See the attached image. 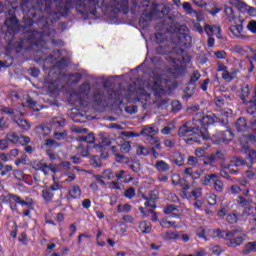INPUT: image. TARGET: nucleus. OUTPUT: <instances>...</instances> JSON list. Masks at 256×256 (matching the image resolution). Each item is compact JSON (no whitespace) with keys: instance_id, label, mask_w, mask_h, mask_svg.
I'll return each mask as SVG.
<instances>
[{"instance_id":"f257e3e1","label":"nucleus","mask_w":256,"mask_h":256,"mask_svg":"<svg viewBox=\"0 0 256 256\" xmlns=\"http://www.w3.org/2000/svg\"><path fill=\"white\" fill-rule=\"evenodd\" d=\"M215 122L211 115L204 116L203 114H198L193 123H187L180 127L178 135L182 137L185 143L192 145V143H201V139L207 141L209 135L207 132V127Z\"/></svg>"},{"instance_id":"f03ea898","label":"nucleus","mask_w":256,"mask_h":256,"mask_svg":"<svg viewBox=\"0 0 256 256\" xmlns=\"http://www.w3.org/2000/svg\"><path fill=\"white\" fill-rule=\"evenodd\" d=\"M242 145V151L244 153L248 152V156L245 159L242 158H236L235 159V166L241 167V166H247L248 168H252L254 164H256V151L255 150H249V146L244 145L243 142H241Z\"/></svg>"},{"instance_id":"7ed1b4c3","label":"nucleus","mask_w":256,"mask_h":256,"mask_svg":"<svg viewBox=\"0 0 256 256\" xmlns=\"http://www.w3.org/2000/svg\"><path fill=\"white\" fill-rule=\"evenodd\" d=\"M172 183L174 185H181L182 186V196L184 198H187V197H194L195 200H197L201 195H202V190L200 188H197L195 190H193L191 192V194L188 196L186 191L189 189V185L188 184H185L183 185V180H181V176H179V174H173L172 175Z\"/></svg>"},{"instance_id":"20e7f679","label":"nucleus","mask_w":256,"mask_h":256,"mask_svg":"<svg viewBox=\"0 0 256 256\" xmlns=\"http://www.w3.org/2000/svg\"><path fill=\"white\" fill-rule=\"evenodd\" d=\"M166 84L167 82L165 80H162L161 78H156V81L148 84L146 90L153 92L155 96H162L165 95L168 90H170V87H167Z\"/></svg>"},{"instance_id":"39448f33","label":"nucleus","mask_w":256,"mask_h":256,"mask_svg":"<svg viewBox=\"0 0 256 256\" xmlns=\"http://www.w3.org/2000/svg\"><path fill=\"white\" fill-rule=\"evenodd\" d=\"M243 23H245V18L235 17L234 24H230V32L234 37L240 38V39L245 38Z\"/></svg>"},{"instance_id":"423d86ee","label":"nucleus","mask_w":256,"mask_h":256,"mask_svg":"<svg viewBox=\"0 0 256 256\" xmlns=\"http://www.w3.org/2000/svg\"><path fill=\"white\" fill-rule=\"evenodd\" d=\"M229 3L234 5L241 14H247L251 18H256V8L247 5L241 0H229Z\"/></svg>"},{"instance_id":"0eeeda50","label":"nucleus","mask_w":256,"mask_h":256,"mask_svg":"<svg viewBox=\"0 0 256 256\" xmlns=\"http://www.w3.org/2000/svg\"><path fill=\"white\" fill-rule=\"evenodd\" d=\"M1 111L7 115H14V122L18 124V126H20L22 129H30V124L26 120H17V117H21L24 114L23 112H21V110H12V108H2Z\"/></svg>"},{"instance_id":"6e6552de","label":"nucleus","mask_w":256,"mask_h":256,"mask_svg":"<svg viewBox=\"0 0 256 256\" xmlns=\"http://www.w3.org/2000/svg\"><path fill=\"white\" fill-rule=\"evenodd\" d=\"M141 11H144L142 18L140 19V24H147V22L151 21L152 19L156 18L158 11L155 7L149 6L148 3H145Z\"/></svg>"},{"instance_id":"1a4fd4ad","label":"nucleus","mask_w":256,"mask_h":256,"mask_svg":"<svg viewBox=\"0 0 256 256\" xmlns=\"http://www.w3.org/2000/svg\"><path fill=\"white\" fill-rule=\"evenodd\" d=\"M235 232L230 231V232H225L224 238L229 240V247L236 248L240 245H242L245 241V234H240L236 236L235 238Z\"/></svg>"},{"instance_id":"9d476101","label":"nucleus","mask_w":256,"mask_h":256,"mask_svg":"<svg viewBox=\"0 0 256 256\" xmlns=\"http://www.w3.org/2000/svg\"><path fill=\"white\" fill-rule=\"evenodd\" d=\"M9 199L11 202L20 203L21 206H26L27 210L23 212V216L30 217V211L33 209V201L32 200H21L20 197L10 194Z\"/></svg>"},{"instance_id":"9b49d317","label":"nucleus","mask_w":256,"mask_h":256,"mask_svg":"<svg viewBox=\"0 0 256 256\" xmlns=\"http://www.w3.org/2000/svg\"><path fill=\"white\" fill-rule=\"evenodd\" d=\"M7 139L10 143L18 145H28L30 143V138L27 136H19L18 134L11 132L7 135Z\"/></svg>"},{"instance_id":"f8f14e48","label":"nucleus","mask_w":256,"mask_h":256,"mask_svg":"<svg viewBox=\"0 0 256 256\" xmlns=\"http://www.w3.org/2000/svg\"><path fill=\"white\" fill-rule=\"evenodd\" d=\"M33 168L37 171H42L44 175L49 174V172L56 173V169L47 165L43 161H34L33 162Z\"/></svg>"},{"instance_id":"ddd939ff","label":"nucleus","mask_w":256,"mask_h":256,"mask_svg":"<svg viewBox=\"0 0 256 256\" xmlns=\"http://www.w3.org/2000/svg\"><path fill=\"white\" fill-rule=\"evenodd\" d=\"M205 31L209 37L216 36V38H218V39L221 38L220 26H217V25L212 26V25L206 24Z\"/></svg>"},{"instance_id":"4468645a","label":"nucleus","mask_w":256,"mask_h":256,"mask_svg":"<svg viewBox=\"0 0 256 256\" xmlns=\"http://www.w3.org/2000/svg\"><path fill=\"white\" fill-rule=\"evenodd\" d=\"M141 133L148 137V142H150L156 138L154 135L159 133V129L157 127L146 126Z\"/></svg>"},{"instance_id":"2eb2a0df","label":"nucleus","mask_w":256,"mask_h":256,"mask_svg":"<svg viewBox=\"0 0 256 256\" xmlns=\"http://www.w3.org/2000/svg\"><path fill=\"white\" fill-rule=\"evenodd\" d=\"M164 214L169 216L170 218H178L179 208L173 204H169L164 208Z\"/></svg>"},{"instance_id":"dca6fc26","label":"nucleus","mask_w":256,"mask_h":256,"mask_svg":"<svg viewBox=\"0 0 256 256\" xmlns=\"http://www.w3.org/2000/svg\"><path fill=\"white\" fill-rule=\"evenodd\" d=\"M255 211H256V208H255ZM253 213H254L253 208L247 207L244 209L242 217H243V220H249L253 225H256V214L253 215Z\"/></svg>"},{"instance_id":"f3484780","label":"nucleus","mask_w":256,"mask_h":256,"mask_svg":"<svg viewBox=\"0 0 256 256\" xmlns=\"http://www.w3.org/2000/svg\"><path fill=\"white\" fill-rule=\"evenodd\" d=\"M155 169L160 173H167L170 171L171 166L164 160H157L154 165Z\"/></svg>"},{"instance_id":"a211bd4d","label":"nucleus","mask_w":256,"mask_h":256,"mask_svg":"<svg viewBox=\"0 0 256 256\" xmlns=\"http://www.w3.org/2000/svg\"><path fill=\"white\" fill-rule=\"evenodd\" d=\"M235 128L238 132H245L249 130V124L245 118H239L235 123Z\"/></svg>"},{"instance_id":"6ab92c4d","label":"nucleus","mask_w":256,"mask_h":256,"mask_svg":"<svg viewBox=\"0 0 256 256\" xmlns=\"http://www.w3.org/2000/svg\"><path fill=\"white\" fill-rule=\"evenodd\" d=\"M217 178V174H206L204 178H202V184L205 186H212L215 184Z\"/></svg>"},{"instance_id":"aec40b11","label":"nucleus","mask_w":256,"mask_h":256,"mask_svg":"<svg viewBox=\"0 0 256 256\" xmlns=\"http://www.w3.org/2000/svg\"><path fill=\"white\" fill-rule=\"evenodd\" d=\"M218 136H219L218 143H220L221 141L223 142L232 141L234 138V134L231 131L219 132Z\"/></svg>"},{"instance_id":"412c9836","label":"nucleus","mask_w":256,"mask_h":256,"mask_svg":"<svg viewBox=\"0 0 256 256\" xmlns=\"http://www.w3.org/2000/svg\"><path fill=\"white\" fill-rule=\"evenodd\" d=\"M139 228L143 234H149L152 230V224L149 221H142L139 224Z\"/></svg>"},{"instance_id":"4be33fe9","label":"nucleus","mask_w":256,"mask_h":256,"mask_svg":"<svg viewBox=\"0 0 256 256\" xmlns=\"http://www.w3.org/2000/svg\"><path fill=\"white\" fill-rule=\"evenodd\" d=\"M53 191L49 189V187H44L42 190V197L46 202L52 201L53 200Z\"/></svg>"},{"instance_id":"5701e85b","label":"nucleus","mask_w":256,"mask_h":256,"mask_svg":"<svg viewBox=\"0 0 256 256\" xmlns=\"http://www.w3.org/2000/svg\"><path fill=\"white\" fill-rule=\"evenodd\" d=\"M162 238L165 240H176L179 239V234L175 231L169 230L162 233Z\"/></svg>"},{"instance_id":"b1692460","label":"nucleus","mask_w":256,"mask_h":256,"mask_svg":"<svg viewBox=\"0 0 256 256\" xmlns=\"http://www.w3.org/2000/svg\"><path fill=\"white\" fill-rule=\"evenodd\" d=\"M160 226H161L162 228H165V229H169V228H178V225H176V222H175V221H169V220L166 219V218L161 219V221H160Z\"/></svg>"},{"instance_id":"393cba45","label":"nucleus","mask_w":256,"mask_h":256,"mask_svg":"<svg viewBox=\"0 0 256 256\" xmlns=\"http://www.w3.org/2000/svg\"><path fill=\"white\" fill-rule=\"evenodd\" d=\"M237 75V71L229 72L228 69L222 73V79L226 82H232Z\"/></svg>"},{"instance_id":"a878e982","label":"nucleus","mask_w":256,"mask_h":256,"mask_svg":"<svg viewBox=\"0 0 256 256\" xmlns=\"http://www.w3.org/2000/svg\"><path fill=\"white\" fill-rule=\"evenodd\" d=\"M81 189L79 186H72L69 190V195L73 198V199H77L81 197Z\"/></svg>"},{"instance_id":"bb28decb","label":"nucleus","mask_w":256,"mask_h":256,"mask_svg":"<svg viewBox=\"0 0 256 256\" xmlns=\"http://www.w3.org/2000/svg\"><path fill=\"white\" fill-rule=\"evenodd\" d=\"M246 111L248 114L253 115L256 112V101L250 100L246 103Z\"/></svg>"},{"instance_id":"cd10ccee","label":"nucleus","mask_w":256,"mask_h":256,"mask_svg":"<svg viewBox=\"0 0 256 256\" xmlns=\"http://www.w3.org/2000/svg\"><path fill=\"white\" fill-rule=\"evenodd\" d=\"M255 251H256V242H248V244H246L244 247L243 253L249 254Z\"/></svg>"},{"instance_id":"c85d7f7f","label":"nucleus","mask_w":256,"mask_h":256,"mask_svg":"<svg viewBox=\"0 0 256 256\" xmlns=\"http://www.w3.org/2000/svg\"><path fill=\"white\" fill-rule=\"evenodd\" d=\"M249 60H250L249 71H253L254 69H256V51L255 50L252 51V54L249 56ZM255 94H256V90H255Z\"/></svg>"},{"instance_id":"c756f323","label":"nucleus","mask_w":256,"mask_h":256,"mask_svg":"<svg viewBox=\"0 0 256 256\" xmlns=\"http://www.w3.org/2000/svg\"><path fill=\"white\" fill-rule=\"evenodd\" d=\"M182 8L184 9V11L187 15H192L195 13V10L192 8V6L189 2H184L182 4Z\"/></svg>"},{"instance_id":"7c9ffc66","label":"nucleus","mask_w":256,"mask_h":256,"mask_svg":"<svg viewBox=\"0 0 256 256\" xmlns=\"http://www.w3.org/2000/svg\"><path fill=\"white\" fill-rule=\"evenodd\" d=\"M117 211H118V213H129V211H131V206L127 203L119 204Z\"/></svg>"},{"instance_id":"2f4dec72","label":"nucleus","mask_w":256,"mask_h":256,"mask_svg":"<svg viewBox=\"0 0 256 256\" xmlns=\"http://www.w3.org/2000/svg\"><path fill=\"white\" fill-rule=\"evenodd\" d=\"M214 190H216V192H223L224 189V184L222 181L219 180V178H216V181H214Z\"/></svg>"},{"instance_id":"473e14b6","label":"nucleus","mask_w":256,"mask_h":256,"mask_svg":"<svg viewBox=\"0 0 256 256\" xmlns=\"http://www.w3.org/2000/svg\"><path fill=\"white\" fill-rule=\"evenodd\" d=\"M78 141H85L86 143H93L95 141L94 134L90 133L87 136L79 137Z\"/></svg>"},{"instance_id":"72a5a7b5","label":"nucleus","mask_w":256,"mask_h":256,"mask_svg":"<svg viewBox=\"0 0 256 256\" xmlns=\"http://www.w3.org/2000/svg\"><path fill=\"white\" fill-rule=\"evenodd\" d=\"M224 11H225V15L228 17L229 20H231V19L235 20L234 10L232 7L225 6Z\"/></svg>"},{"instance_id":"f704fd0d","label":"nucleus","mask_w":256,"mask_h":256,"mask_svg":"<svg viewBox=\"0 0 256 256\" xmlns=\"http://www.w3.org/2000/svg\"><path fill=\"white\" fill-rule=\"evenodd\" d=\"M115 178V174L111 169H107L103 172V179L113 180Z\"/></svg>"},{"instance_id":"c9c22d12","label":"nucleus","mask_w":256,"mask_h":256,"mask_svg":"<svg viewBox=\"0 0 256 256\" xmlns=\"http://www.w3.org/2000/svg\"><path fill=\"white\" fill-rule=\"evenodd\" d=\"M206 198L210 205H215L217 203V196L213 193L207 194Z\"/></svg>"},{"instance_id":"e433bc0d","label":"nucleus","mask_w":256,"mask_h":256,"mask_svg":"<svg viewBox=\"0 0 256 256\" xmlns=\"http://www.w3.org/2000/svg\"><path fill=\"white\" fill-rule=\"evenodd\" d=\"M16 166L22 165H29L30 160L27 158V156H22L20 159L16 160Z\"/></svg>"},{"instance_id":"4c0bfd02","label":"nucleus","mask_w":256,"mask_h":256,"mask_svg":"<svg viewBox=\"0 0 256 256\" xmlns=\"http://www.w3.org/2000/svg\"><path fill=\"white\" fill-rule=\"evenodd\" d=\"M184 162H185V158L183 157V155L177 154L174 160V164L177 166H183Z\"/></svg>"},{"instance_id":"58836bf2","label":"nucleus","mask_w":256,"mask_h":256,"mask_svg":"<svg viewBox=\"0 0 256 256\" xmlns=\"http://www.w3.org/2000/svg\"><path fill=\"white\" fill-rule=\"evenodd\" d=\"M226 219L230 224H236L238 222V217L236 214H229L227 215Z\"/></svg>"},{"instance_id":"ea45409f","label":"nucleus","mask_w":256,"mask_h":256,"mask_svg":"<svg viewBox=\"0 0 256 256\" xmlns=\"http://www.w3.org/2000/svg\"><path fill=\"white\" fill-rule=\"evenodd\" d=\"M247 28L251 33L256 34V20H251L248 23Z\"/></svg>"},{"instance_id":"a19ab883","label":"nucleus","mask_w":256,"mask_h":256,"mask_svg":"<svg viewBox=\"0 0 256 256\" xmlns=\"http://www.w3.org/2000/svg\"><path fill=\"white\" fill-rule=\"evenodd\" d=\"M185 174L192 176L193 178L197 179L199 177V174L197 171H193V168H186L185 169Z\"/></svg>"},{"instance_id":"79ce46f5","label":"nucleus","mask_w":256,"mask_h":256,"mask_svg":"<svg viewBox=\"0 0 256 256\" xmlns=\"http://www.w3.org/2000/svg\"><path fill=\"white\" fill-rule=\"evenodd\" d=\"M148 143H150V145H155L156 150H161V144L158 137L153 138V140H150Z\"/></svg>"},{"instance_id":"37998d69","label":"nucleus","mask_w":256,"mask_h":256,"mask_svg":"<svg viewBox=\"0 0 256 256\" xmlns=\"http://www.w3.org/2000/svg\"><path fill=\"white\" fill-rule=\"evenodd\" d=\"M249 96V86L245 85L241 88V98L244 100Z\"/></svg>"},{"instance_id":"c03bdc74","label":"nucleus","mask_w":256,"mask_h":256,"mask_svg":"<svg viewBox=\"0 0 256 256\" xmlns=\"http://www.w3.org/2000/svg\"><path fill=\"white\" fill-rule=\"evenodd\" d=\"M137 153H138V155H144V156H146V155H148V150H147V148H145V147H143V146H139V147L137 148Z\"/></svg>"},{"instance_id":"a18cd8bd","label":"nucleus","mask_w":256,"mask_h":256,"mask_svg":"<svg viewBox=\"0 0 256 256\" xmlns=\"http://www.w3.org/2000/svg\"><path fill=\"white\" fill-rule=\"evenodd\" d=\"M127 198L131 199L135 196V190L133 188H129L128 190H126L125 194H124Z\"/></svg>"},{"instance_id":"49530a36","label":"nucleus","mask_w":256,"mask_h":256,"mask_svg":"<svg viewBox=\"0 0 256 256\" xmlns=\"http://www.w3.org/2000/svg\"><path fill=\"white\" fill-rule=\"evenodd\" d=\"M172 110H173V111H179V110H181V102H179V101H173V102H172Z\"/></svg>"},{"instance_id":"de8ad7c7","label":"nucleus","mask_w":256,"mask_h":256,"mask_svg":"<svg viewBox=\"0 0 256 256\" xmlns=\"http://www.w3.org/2000/svg\"><path fill=\"white\" fill-rule=\"evenodd\" d=\"M125 111L129 114H135L137 112V108L135 105H131L127 106V108H125Z\"/></svg>"},{"instance_id":"09e8293b","label":"nucleus","mask_w":256,"mask_h":256,"mask_svg":"<svg viewBox=\"0 0 256 256\" xmlns=\"http://www.w3.org/2000/svg\"><path fill=\"white\" fill-rule=\"evenodd\" d=\"M14 177L18 180L24 179V174L21 170H14Z\"/></svg>"},{"instance_id":"8fccbe9b","label":"nucleus","mask_w":256,"mask_h":256,"mask_svg":"<svg viewBox=\"0 0 256 256\" xmlns=\"http://www.w3.org/2000/svg\"><path fill=\"white\" fill-rule=\"evenodd\" d=\"M146 207H151L152 209H156L155 201L154 199H148L145 202Z\"/></svg>"},{"instance_id":"3c124183","label":"nucleus","mask_w":256,"mask_h":256,"mask_svg":"<svg viewBox=\"0 0 256 256\" xmlns=\"http://www.w3.org/2000/svg\"><path fill=\"white\" fill-rule=\"evenodd\" d=\"M46 145H47V147H50V148L59 147V144L53 140H46Z\"/></svg>"},{"instance_id":"603ef678","label":"nucleus","mask_w":256,"mask_h":256,"mask_svg":"<svg viewBox=\"0 0 256 256\" xmlns=\"http://www.w3.org/2000/svg\"><path fill=\"white\" fill-rule=\"evenodd\" d=\"M228 70V67L227 66H225L223 63H221V62H218V67H217V71L218 72H222V73H224V72H226Z\"/></svg>"},{"instance_id":"864d4df0","label":"nucleus","mask_w":256,"mask_h":256,"mask_svg":"<svg viewBox=\"0 0 256 256\" xmlns=\"http://www.w3.org/2000/svg\"><path fill=\"white\" fill-rule=\"evenodd\" d=\"M18 24L17 19L15 17H12L10 19H7L5 22V25H14L16 26Z\"/></svg>"},{"instance_id":"5fc2aeb1","label":"nucleus","mask_w":256,"mask_h":256,"mask_svg":"<svg viewBox=\"0 0 256 256\" xmlns=\"http://www.w3.org/2000/svg\"><path fill=\"white\" fill-rule=\"evenodd\" d=\"M204 153H205V149H204V148H198V149H196V151H195V155H196V157H198V158L203 157V156H204Z\"/></svg>"},{"instance_id":"6e6d98bb","label":"nucleus","mask_w":256,"mask_h":256,"mask_svg":"<svg viewBox=\"0 0 256 256\" xmlns=\"http://www.w3.org/2000/svg\"><path fill=\"white\" fill-rule=\"evenodd\" d=\"M195 30L199 33H203V27L200 25L199 22H193Z\"/></svg>"},{"instance_id":"4d7b16f0","label":"nucleus","mask_w":256,"mask_h":256,"mask_svg":"<svg viewBox=\"0 0 256 256\" xmlns=\"http://www.w3.org/2000/svg\"><path fill=\"white\" fill-rule=\"evenodd\" d=\"M123 220H124L126 223H128V224H134V222H135V219H134L132 216H130V215L124 216V217H123Z\"/></svg>"},{"instance_id":"13d9d810","label":"nucleus","mask_w":256,"mask_h":256,"mask_svg":"<svg viewBox=\"0 0 256 256\" xmlns=\"http://www.w3.org/2000/svg\"><path fill=\"white\" fill-rule=\"evenodd\" d=\"M230 192L232 194H239L241 192V188L239 186H236V185L231 186Z\"/></svg>"},{"instance_id":"bf43d9fd","label":"nucleus","mask_w":256,"mask_h":256,"mask_svg":"<svg viewBox=\"0 0 256 256\" xmlns=\"http://www.w3.org/2000/svg\"><path fill=\"white\" fill-rule=\"evenodd\" d=\"M82 207H84V209H90L91 200L90 199H84V201H82Z\"/></svg>"},{"instance_id":"052dcab7","label":"nucleus","mask_w":256,"mask_h":256,"mask_svg":"<svg viewBox=\"0 0 256 256\" xmlns=\"http://www.w3.org/2000/svg\"><path fill=\"white\" fill-rule=\"evenodd\" d=\"M212 254L219 255L222 253V249L219 246H214L211 248Z\"/></svg>"},{"instance_id":"680f3d73","label":"nucleus","mask_w":256,"mask_h":256,"mask_svg":"<svg viewBox=\"0 0 256 256\" xmlns=\"http://www.w3.org/2000/svg\"><path fill=\"white\" fill-rule=\"evenodd\" d=\"M198 163V159L194 156H190L188 159V164L194 166Z\"/></svg>"},{"instance_id":"e2e57ef3","label":"nucleus","mask_w":256,"mask_h":256,"mask_svg":"<svg viewBox=\"0 0 256 256\" xmlns=\"http://www.w3.org/2000/svg\"><path fill=\"white\" fill-rule=\"evenodd\" d=\"M8 149V142L7 140H0V150Z\"/></svg>"},{"instance_id":"0e129e2a","label":"nucleus","mask_w":256,"mask_h":256,"mask_svg":"<svg viewBox=\"0 0 256 256\" xmlns=\"http://www.w3.org/2000/svg\"><path fill=\"white\" fill-rule=\"evenodd\" d=\"M61 188H62V186H61L60 184L56 183V182H55L54 185H52V186L49 187V189L52 190V192H53V191H58V190H60Z\"/></svg>"},{"instance_id":"69168bd1","label":"nucleus","mask_w":256,"mask_h":256,"mask_svg":"<svg viewBox=\"0 0 256 256\" xmlns=\"http://www.w3.org/2000/svg\"><path fill=\"white\" fill-rule=\"evenodd\" d=\"M194 4H196L199 7H204L207 4L204 2V0H192Z\"/></svg>"},{"instance_id":"338daca9","label":"nucleus","mask_w":256,"mask_h":256,"mask_svg":"<svg viewBox=\"0 0 256 256\" xmlns=\"http://www.w3.org/2000/svg\"><path fill=\"white\" fill-rule=\"evenodd\" d=\"M214 55H216V57H217L218 59H223V58L226 57V52H224V51H219V52L214 53Z\"/></svg>"},{"instance_id":"774afa93","label":"nucleus","mask_w":256,"mask_h":256,"mask_svg":"<svg viewBox=\"0 0 256 256\" xmlns=\"http://www.w3.org/2000/svg\"><path fill=\"white\" fill-rule=\"evenodd\" d=\"M205 255H206V251L204 249H200L195 254H191V256H205Z\"/></svg>"}]
</instances>
